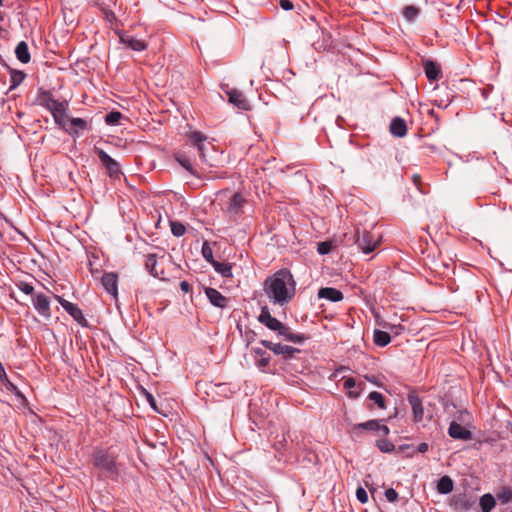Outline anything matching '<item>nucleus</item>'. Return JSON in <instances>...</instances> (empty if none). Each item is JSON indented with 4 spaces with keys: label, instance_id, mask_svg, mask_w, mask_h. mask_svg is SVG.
<instances>
[{
    "label": "nucleus",
    "instance_id": "obj_18",
    "mask_svg": "<svg viewBox=\"0 0 512 512\" xmlns=\"http://www.w3.org/2000/svg\"><path fill=\"white\" fill-rule=\"evenodd\" d=\"M424 71H425L426 77L430 81H436L442 76L440 66L436 62L431 61V60H427L424 63Z\"/></svg>",
    "mask_w": 512,
    "mask_h": 512
},
{
    "label": "nucleus",
    "instance_id": "obj_48",
    "mask_svg": "<svg viewBox=\"0 0 512 512\" xmlns=\"http://www.w3.org/2000/svg\"><path fill=\"white\" fill-rule=\"evenodd\" d=\"M180 288L184 293H188L191 291V285L187 281H182L180 283Z\"/></svg>",
    "mask_w": 512,
    "mask_h": 512
},
{
    "label": "nucleus",
    "instance_id": "obj_23",
    "mask_svg": "<svg viewBox=\"0 0 512 512\" xmlns=\"http://www.w3.org/2000/svg\"><path fill=\"white\" fill-rule=\"evenodd\" d=\"M496 500L505 505L512 502V487L501 486L495 492Z\"/></svg>",
    "mask_w": 512,
    "mask_h": 512
},
{
    "label": "nucleus",
    "instance_id": "obj_47",
    "mask_svg": "<svg viewBox=\"0 0 512 512\" xmlns=\"http://www.w3.org/2000/svg\"><path fill=\"white\" fill-rule=\"evenodd\" d=\"M145 395H146L147 401L149 402L151 407L154 410H157V408H156V400L154 399V397L150 393H148L147 391H145Z\"/></svg>",
    "mask_w": 512,
    "mask_h": 512
},
{
    "label": "nucleus",
    "instance_id": "obj_43",
    "mask_svg": "<svg viewBox=\"0 0 512 512\" xmlns=\"http://www.w3.org/2000/svg\"><path fill=\"white\" fill-rule=\"evenodd\" d=\"M385 497L389 502H395L398 499V493L394 489L389 488L385 491Z\"/></svg>",
    "mask_w": 512,
    "mask_h": 512
},
{
    "label": "nucleus",
    "instance_id": "obj_29",
    "mask_svg": "<svg viewBox=\"0 0 512 512\" xmlns=\"http://www.w3.org/2000/svg\"><path fill=\"white\" fill-rule=\"evenodd\" d=\"M391 341V337L389 333L381 330L374 331V343L377 346L384 347L388 345Z\"/></svg>",
    "mask_w": 512,
    "mask_h": 512
},
{
    "label": "nucleus",
    "instance_id": "obj_4",
    "mask_svg": "<svg viewBox=\"0 0 512 512\" xmlns=\"http://www.w3.org/2000/svg\"><path fill=\"white\" fill-rule=\"evenodd\" d=\"M356 244L365 254L371 253L379 243V239L368 231L356 232Z\"/></svg>",
    "mask_w": 512,
    "mask_h": 512
},
{
    "label": "nucleus",
    "instance_id": "obj_31",
    "mask_svg": "<svg viewBox=\"0 0 512 512\" xmlns=\"http://www.w3.org/2000/svg\"><path fill=\"white\" fill-rule=\"evenodd\" d=\"M420 13V9L414 5H408L403 9V16L407 21H414Z\"/></svg>",
    "mask_w": 512,
    "mask_h": 512
},
{
    "label": "nucleus",
    "instance_id": "obj_30",
    "mask_svg": "<svg viewBox=\"0 0 512 512\" xmlns=\"http://www.w3.org/2000/svg\"><path fill=\"white\" fill-rule=\"evenodd\" d=\"M71 128L69 129L70 134H77L79 130L87 129V122L82 118H71Z\"/></svg>",
    "mask_w": 512,
    "mask_h": 512
},
{
    "label": "nucleus",
    "instance_id": "obj_12",
    "mask_svg": "<svg viewBox=\"0 0 512 512\" xmlns=\"http://www.w3.org/2000/svg\"><path fill=\"white\" fill-rule=\"evenodd\" d=\"M408 402L412 408L413 420L415 422H421L424 416V408L421 399L415 392H410L408 394Z\"/></svg>",
    "mask_w": 512,
    "mask_h": 512
},
{
    "label": "nucleus",
    "instance_id": "obj_34",
    "mask_svg": "<svg viewBox=\"0 0 512 512\" xmlns=\"http://www.w3.org/2000/svg\"><path fill=\"white\" fill-rule=\"evenodd\" d=\"M175 159L176 161L184 168L186 169L189 173H191L192 175H195V171L193 169V166L192 164L190 163V160L184 155V154H181V153H177L175 155Z\"/></svg>",
    "mask_w": 512,
    "mask_h": 512
},
{
    "label": "nucleus",
    "instance_id": "obj_33",
    "mask_svg": "<svg viewBox=\"0 0 512 512\" xmlns=\"http://www.w3.org/2000/svg\"><path fill=\"white\" fill-rule=\"evenodd\" d=\"M380 428V421L378 420H369L365 423H360L354 426V430H371L377 431Z\"/></svg>",
    "mask_w": 512,
    "mask_h": 512
},
{
    "label": "nucleus",
    "instance_id": "obj_24",
    "mask_svg": "<svg viewBox=\"0 0 512 512\" xmlns=\"http://www.w3.org/2000/svg\"><path fill=\"white\" fill-rule=\"evenodd\" d=\"M17 59L22 63H28L30 61V53L26 42L21 41L17 44L15 49Z\"/></svg>",
    "mask_w": 512,
    "mask_h": 512
},
{
    "label": "nucleus",
    "instance_id": "obj_46",
    "mask_svg": "<svg viewBox=\"0 0 512 512\" xmlns=\"http://www.w3.org/2000/svg\"><path fill=\"white\" fill-rule=\"evenodd\" d=\"M279 5L284 10H292L293 9V3L290 0H280Z\"/></svg>",
    "mask_w": 512,
    "mask_h": 512
},
{
    "label": "nucleus",
    "instance_id": "obj_49",
    "mask_svg": "<svg viewBox=\"0 0 512 512\" xmlns=\"http://www.w3.org/2000/svg\"><path fill=\"white\" fill-rule=\"evenodd\" d=\"M412 180L414 182V184L419 188V190L421 192H423V190L420 188V184H421V176L419 174H414L412 176Z\"/></svg>",
    "mask_w": 512,
    "mask_h": 512
},
{
    "label": "nucleus",
    "instance_id": "obj_1",
    "mask_svg": "<svg viewBox=\"0 0 512 512\" xmlns=\"http://www.w3.org/2000/svg\"><path fill=\"white\" fill-rule=\"evenodd\" d=\"M264 292L273 304L285 305L296 293V282L288 269H280L264 281Z\"/></svg>",
    "mask_w": 512,
    "mask_h": 512
},
{
    "label": "nucleus",
    "instance_id": "obj_16",
    "mask_svg": "<svg viewBox=\"0 0 512 512\" xmlns=\"http://www.w3.org/2000/svg\"><path fill=\"white\" fill-rule=\"evenodd\" d=\"M34 307L39 312L40 315L50 318L51 310H50V301L45 294L39 293L36 295L34 299Z\"/></svg>",
    "mask_w": 512,
    "mask_h": 512
},
{
    "label": "nucleus",
    "instance_id": "obj_17",
    "mask_svg": "<svg viewBox=\"0 0 512 512\" xmlns=\"http://www.w3.org/2000/svg\"><path fill=\"white\" fill-rule=\"evenodd\" d=\"M205 294L212 305L224 308L227 306L228 299L214 288H206Z\"/></svg>",
    "mask_w": 512,
    "mask_h": 512
},
{
    "label": "nucleus",
    "instance_id": "obj_22",
    "mask_svg": "<svg viewBox=\"0 0 512 512\" xmlns=\"http://www.w3.org/2000/svg\"><path fill=\"white\" fill-rule=\"evenodd\" d=\"M251 352L254 354L255 363L259 368H265L269 365L270 356L265 350L258 347H254L252 348Z\"/></svg>",
    "mask_w": 512,
    "mask_h": 512
},
{
    "label": "nucleus",
    "instance_id": "obj_37",
    "mask_svg": "<svg viewBox=\"0 0 512 512\" xmlns=\"http://www.w3.org/2000/svg\"><path fill=\"white\" fill-rule=\"evenodd\" d=\"M170 226H171V232L174 236L180 237L185 234L186 228L182 223L177 222V221H172L170 223Z\"/></svg>",
    "mask_w": 512,
    "mask_h": 512
},
{
    "label": "nucleus",
    "instance_id": "obj_9",
    "mask_svg": "<svg viewBox=\"0 0 512 512\" xmlns=\"http://www.w3.org/2000/svg\"><path fill=\"white\" fill-rule=\"evenodd\" d=\"M163 265V261L158 262L156 254H149L145 260V267L155 278L166 280L163 268L159 269V266Z\"/></svg>",
    "mask_w": 512,
    "mask_h": 512
},
{
    "label": "nucleus",
    "instance_id": "obj_6",
    "mask_svg": "<svg viewBox=\"0 0 512 512\" xmlns=\"http://www.w3.org/2000/svg\"><path fill=\"white\" fill-rule=\"evenodd\" d=\"M119 40L120 43L134 51H143L147 48V43L145 40L139 39L129 34L128 32L119 33Z\"/></svg>",
    "mask_w": 512,
    "mask_h": 512
},
{
    "label": "nucleus",
    "instance_id": "obj_40",
    "mask_svg": "<svg viewBox=\"0 0 512 512\" xmlns=\"http://www.w3.org/2000/svg\"><path fill=\"white\" fill-rule=\"evenodd\" d=\"M332 244L328 241L319 242L317 245V251L321 255L328 254L331 251Z\"/></svg>",
    "mask_w": 512,
    "mask_h": 512
},
{
    "label": "nucleus",
    "instance_id": "obj_25",
    "mask_svg": "<svg viewBox=\"0 0 512 512\" xmlns=\"http://www.w3.org/2000/svg\"><path fill=\"white\" fill-rule=\"evenodd\" d=\"M26 78V74L23 71L10 68V82L9 91L16 89Z\"/></svg>",
    "mask_w": 512,
    "mask_h": 512
},
{
    "label": "nucleus",
    "instance_id": "obj_51",
    "mask_svg": "<svg viewBox=\"0 0 512 512\" xmlns=\"http://www.w3.org/2000/svg\"><path fill=\"white\" fill-rule=\"evenodd\" d=\"M366 379L379 387L382 386L380 383H378L377 378L375 376H366Z\"/></svg>",
    "mask_w": 512,
    "mask_h": 512
},
{
    "label": "nucleus",
    "instance_id": "obj_41",
    "mask_svg": "<svg viewBox=\"0 0 512 512\" xmlns=\"http://www.w3.org/2000/svg\"><path fill=\"white\" fill-rule=\"evenodd\" d=\"M356 497L361 503H366L368 501V494L363 487H358L356 490Z\"/></svg>",
    "mask_w": 512,
    "mask_h": 512
},
{
    "label": "nucleus",
    "instance_id": "obj_5",
    "mask_svg": "<svg viewBox=\"0 0 512 512\" xmlns=\"http://www.w3.org/2000/svg\"><path fill=\"white\" fill-rule=\"evenodd\" d=\"M260 344L271 350L274 354L282 355L285 359L293 358L295 353L300 352V350L295 347L282 345L280 343H273L269 340H260Z\"/></svg>",
    "mask_w": 512,
    "mask_h": 512
},
{
    "label": "nucleus",
    "instance_id": "obj_26",
    "mask_svg": "<svg viewBox=\"0 0 512 512\" xmlns=\"http://www.w3.org/2000/svg\"><path fill=\"white\" fill-rule=\"evenodd\" d=\"M453 480L445 475L440 478L437 484V491L441 494H448L453 490Z\"/></svg>",
    "mask_w": 512,
    "mask_h": 512
},
{
    "label": "nucleus",
    "instance_id": "obj_8",
    "mask_svg": "<svg viewBox=\"0 0 512 512\" xmlns=\"http://www.w3.org/2000/svg\"><path fill=\"white\" fill-rule=\"evenodd\" d=\"M96 153L102 165L105 166L110 176H117L120 173L119 164L113 158H111L104 150L96 148Z\"/></svg>",
    "mask_w": 512,
    "mask_h": 512
},
{
    "label": "nucleus",
    "instance_id": "obj_52",
    "mask_svg": "<svg viewBox=\"0 0 512 512\" xmlns=\"http://www.w3.org/2000/svg\"><path fill=\"white\" fill-rule=\"evenodd\" d=\"M377 431L381 432L382 435H388L389 428L386 425H381L380 424V428Z\"/></svg>",
    "mask_w": 512,
    "mask_h": 512
},
{
    "label": "nucleus",
    "instance_id": "obj_19",
    "mask_svg": "<svg viewBox=\"0 0 512 512\" xmlns=\"http://www.w3.org/2000/svg\"><path fill=\"white\" fill-rule=\"evenodd\" d=\"M390 132L395 137H404L407 134L406 122L400 117L394 118L390 124Z\"/></svg>",
    "mask_w": 512,
    "mask_h": 512
},
{
    "label": "nucleus",
    "instance_id": "obj_54",
    "mask_svg": "<svg viewBox=\"0 0 512 512\" xmlns=\"http://www.w3.org/2000/svg\"><path fill=\"white\" fill-rule=\"evenodd\" d=\"M3 20V13L0 11V21Z\"/></svg>",
    "mask_w": 512,
    "mask_h": 512
},
{
    "label": "nucleus",
    "instance_id": "obj_53",
    "mask_svg": "<svg viewBox=\"0 0 512 512\" xmlns=\"http://www.w3.org/2000/svg\"><path fill=\"white\" fill-rule=\"evenodd\" d=\"M405 448H409V446L402 445L399 447L400 450H404Z\"/></svg>",
    "mask_w": 512,
    "mask_h": 512
},
{
    "label": "nucleus",
    "instance_id": "obj_14",
    "mask_svg": "<svg viewBox=\"0 0 512 512\" xmlns=\"http://www.w3.org/2000/svg\"><path fill=\"white\" fill-rule=\"evenodd\" d=\"M118 276L117 274L110 272V273H104L101 277V283L104 287V289L114 297L118 294Z\"/></svg>",
    "mask_w": 512,
    "mask_h": 512
},
{
    "label": "nucleus",
    "instance_id": "obj_3",
    "mask_svg": "<svg viewBox=\"0 0 512 512\" xmlns=\"http://www.w3.org/2000/svg\"><path fill=\"white\" fill-rule=\"evenodd\" d=\"M258 320L268 329L276 332L278 336H282V334L287 332V326L273 317L267 306L262 307Z\"/></svg>",
    "mask_w": 512,
    "mask_h": 512
},
{
    "label": "nucleus",
    "instance_id": "obj_45",
    "mask_svg": "<svg viewBox=\"0 0 512 512\" xmlns=\"http://www.w3.org/2000/svg\"><path fill=\"white\" fill-rule=\"evenodd\" d=\"M378 447L383 452H390L394 449V445L390 442H383L378 444Z\"/></svg>",
    "mask_w": 512,
    "mask_h": 512
},
{
    "label": "nucleus",
    "instance_id": "obj_7",
    "mask_svg": "<svg viewBox=\"0 0 512 512\" xmlns=\"http://www.w3.org/2000/svg\"><path fill=\"white\" fill-rule=\"evenodd\" d=\"M55 299L61 304L64 310L79 324L84 325L86 323V319L83 316L81 309L76 304H73L57 295H55Z\"/></svg>",
    "mask_w": 512,
    "mask_h": 512
},
{
    "label": "nucleus",
    "instance_id": "obj_38",
    "mask_svg": "<svg viewBox=\"0 0 512 512\" xmlns=\"http://www.w3.org/2000/svg\"><path fill=\"white\" fill-rule=\"evenodd\" d=\"M201 252H202L204 259L206 261H208L209 263L213 264V261H216L213 258L212 248L209 246V244L207 242L203 243Z\"/></svg>",
    "mask_w": 512,
    "mask_h": 512
},
{
    "label": "nucleus",
    "instance_id": "obj_15",
    "mask_svg": "<svg viewBox=\"0 0 512 512\" xmlns=\"http://www.w3.org/2000/svg\"><path fill=\"white\" fill-rule=\"evenodd\" d=\"M448 434L450 437L459 440H470L472 438V433L455 421L450 423Z\"/></svg>",
    "mask_w": 512,
    "mask_h": 512
},
{
    "label": "nucleus",
    "instance_id": "obj_42",
    "mask_svg": "<svg viewBox=\"0 0 512 512\" xmlns=\"http://www.w3.org/2000/svg\"><path fill=\"white\" fill-rule=\"evenodd\" d=\"M18 288L27 295H31L34 291L33 286L26 282H20Z\"/></svg>",
    "mask_w": 512,
    "mask_h": 512
},
{
    "label": "nucleus",
    "instance_id": "obj_28",
    "mask_svg": "<svg viewBox=\"0 0 512 512\" xmlns=\"http://www.w3.org/2000/svg\"><path fill=\"white\" fill-rule=\"evenodd\" d=\"M212 266L223 277L230 278V277L233 276V274H232V266L229 263L213 261Z\"/></svg>",
    "mask_w": 512,
    "mask_h": 512
},
{
    "label": "nucleus",
    "instance_id": "obj_35",
    "mask_svg": "<svg viewBox=\"0 0 512 512\" xmlns=\"http://www.w3.org/2000/svg\"><path fill=\"white\" fill-rule=\"evenodd\" d=\"M369 400L373 401L380 409H386L385 399L379 392L373 391L368 396Z\"/></svg>",
    "mask_w": 512,
    "mask_h": 512
},
{
    "label": "nucleus",
    "instance_id": "obj_13",
    "mask_svg": "<svg viewBox=\"0 0 512 512\" xmlns=\"http://www.w3.org/2000/svg\"><path fill=\"white\" fill-rule=\"evenodd\" d=\"M228 100L231 104L236 106L241 110H249L250 104L248 100L245 98L244 94L236 89H232L227 91Z\"/></svg>",
    "mask_w": 512,
    "mask_h": 512
},
{
    "label": "nucleus",
    "instance_id": "obj_32",
    "mask_svg": "<svg viewBox=\"0 0 512 512\" xmlns=\"http://www.w3.org/2000/svg\"><path fill=\"white\" fill-rule=\"evenodd\" d=\"M285 340L294 342V343H302L306 339H308L307 336L304 334H295L291 332V329L287 326V332L285 334H282V336Z\"/></svg>",
    "mask_w": 512,
    "mask_h": 512
},
{
    "label": "nucleus",
    "instance_id": "obj_11",
    "mask_svg": "<svg viewBox=\"0 0 512 512\" xmlns=\"http://www.w3.org/2000/svg\"><path fill=\"white\" fill-rule=\"evenodd\" d=\"M189 139L192 142V144L197 148L201 161L204 163H208L209 165H212L209 162V159L207 158L206 153H205V151H206V144H205L206 136H204L200 132H193V133H191Z\"/></svg>",
    "mask_w": 512,
    "mask_h": 512
},
{
    "label": "nucleus",
    "instance_id": "obj_2",
    "mask_svg": "<svg viewBox=\"0 0 512 512\" xmlns=\"http://www.w3.org/2000/svg\"><path fill=\"white\" fill-rule=\"evenodd\" d=\"M93 463L97 468L107 474L113 475L117 473L115 456L111 455L106 450H96L93 454Z\"/></svg>",
    "mask_w": 512,
    "mask_h": 512
},
{
    "label": "nucleus",
    "instance_id": "obj_20",
    "mask_svg": "<svg viewBox=\"0 0 512 512\" xmlns=\"http://www.w3.org/2000/svg\"><path fill=\"white\" fill-rule=\"evenodd\" d=\"M319 298H325L332 302H338L343 299V294L340 290L332 287L321 288L318 291Z\"/></svg>",
    "mask_w": 512,
    "mask_h": 512
},
{
    "label": "nucleus",
    "instance_id": "obj_55",
    "mask_svg": "<svg viewBox=\"0 0 512 512\" xmlns=\"http://www.w3.org/2000/svg\"><path fill=\"white\" fill-rule=\"evenodd\" d=\"M3 1H4V0H0V6H1V5H3Z\"/></svg>",
    "mask_w": 512,
    "mask_h": 512
},
{
    "label": "nucleus",
    "instance_id": "obj_44",
    "mask_svg": "<svg viewBox=\"0 0 512 512\" xmlns=\"http://www.w3.org/2000/svg\"><path fill=\"white\" fill-rule=\"evenodd\" d=\"M0 381H2L3 383H6L7 385H10L11 387L14 388L13 384L9 382L6 372H5L4 367L1 362H0Z\"/></svg>",
    "mask_w": 512,
    "mask_h": 512
},
{
    "label": "nucleus",
    "instance_id": "obj_27",
    "mask_svg": "<svg viewBox=\"0 0 512 512\" xmlns=\"http://www.w3.org/2000/svg\"><path fill=\"white\" fill-rule=\"evenodd\" d=\"M496 501L497 500L495 496L491 494H484L480 498V506L482 512H490L494 508Z\"/></svg>",
    "mask_w": 512,
    "mask_h": 512
},
{
    "label": "nucleus",
    "instance_id": "obj_50",
    "mask_svg": "<svg viewBox=\"0 0 512 512\" xmlns=\"http://www.w3.org/2000/svg\"><path fill=\"white\" fill-rule=\"evenodd\" d=\"M417 451L420 452V453H425L428 451V444L423 442V443H420L417 447Z\"/></svg>",
    "mask_w": 512,
    "mask_h": 512
},
{
    "label": "nucleus",
    "instance_id": "obj_21",
    "mask_svg": "<svg viewBox=\"0 0 512 512\" xmlns=\"http://www.w3.org/2000/svg\"><path fill=\"white\" fill-rule=\"evenodd\" d=\"M246 199L239 193L234 194L228 204V211L232 214H238L241 212Z\"/></svg>",
    "mask_w": 512,
    "mask_h": 512
},
{
    "label": "nucleus",
    "instance_id": "obj_10",
    "mask_svg": "<svg viewBox=\"0 0 512 512\" xmlns=\"http://www.w3.org/2000/svg\"><path fill=\"white\" fill-rule=\"evenodd\" d=\"M42 100L45 107L52 112L55 118L57 115L64 114L66 110L65 104L58 101L57 99H54L49 92L43 93Z\"/></svg>",
    "mask_w": 512,
    "mask_h": 512
},
{
    "label": "nucleus",
    "instance_id": "obj_39",
    "mask_svg": "<svg viewBox=\"0 0 512 512\" xmlns=\"http://www.w3.org/2000/svg\"><path fill=\"white\" fill-rule=\"evenodd\" d=\"M356 387V380L352 377L346 378L344 381V388L350 390L349 395L352 397H357L359 395V391H353L352 389Z\"/></svg>",
    "mask_w": 512,
    "mask_h": 512
},
{
    "label": "nucleus",
    "instance_id": "obj_36",
    "mask_svg": "<svg viewBox=\"0 0 512 512\" xmlns=\"http://www.w3.org/2000/svg\"><path fill=\"white\" fill-rule=\"evenodd\" d=\"M123 115L118 111H111L105 116V122L108 125H117L119 124L120 119Z\"/></svg>",
    "mask_w": 512,
    "mask_h": 512
}]
</instances>
